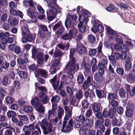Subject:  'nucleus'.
Instances as JSON below:
<instances>
[{
  "instance_id": "obj_1",
  "label": "nucleus",
  "mask_w": 135,
  "mask_h": 135,
  "mask_svg": "<svg viewBox=\"0 0 135 135\" xmlns=\"http://www.w3.org/2000/svg\"><path fill=\"white\" fill-rule=\"evenodd\" d=\"M40 125H41L45 134H47L52 132V125L51 123L47 122L46 119H44L42 120L41 122L38 123L36 125L35 127L36 129L39 132V133L41 134V131L39 128Z\"/></svg>"
},
{
  "instance_id": "obj_2",
  "label": "nucleus",
  "mask_w": 135,
  "mask_h": 135,
  "mask_svg": "<svg viewBox=\"0 0 135 135\" xmlns=\"http://www.w3.org/2000/svg\"><path fill=\"white\" fill-rule=\"evenodd\" d=\"M75 51V50L74 49H70V60L68 64L66 66L65 69L67 70L68 74L70 73L73 70L72 67L75 64V60L73 57V54Z\"/></svg>"
},
{
  "instance_id": "obj_3",
  "label": "nucleus",
  "mask_w": 135,
  "mask_h": 135,
  "mask_svg": "<svg viewBox=\"0 0 135 135\" xmlns=\"http://www.w3.org/2000/svg\"><path fill=\"white\" fill-rule=\"evenodd\" d=\"M68 120L67 118L66 117L64 118V121L63 122L62 127L61 131L62 132H69L72 129L71 127L73 126V120L71 119L68 122V124L66 126Z\"/></svg>"
},
{
  "instance_id": "obj_4",
  "label": "nucleus",
  "mask_w": 135,
  "mask_h": 135,
  "mask_svg": "<svg viewBox=\"0 0 135 135\" xmlns=\"http://www.w3.org/2000/svg\"><path fill=\"white\" fill-rule=\"evenodd\" d=\"M35 12V11L33 8H29L28 9L27 13L31 18V21L30 22H36L37 21V18L34 15Z\"/></svg>"
},
{
  "instance_id": "obj_5",
  "label": "nucleus",
  "mask_w": 135,
  "mask_h": 135,
  "mask_svg": "<svg viewBox=\"0 0 135 135\" xmlns=\"http://www.w3.org/2000/svg\"><path fill=\"white\" fill-rule=\"evenodd\" d=\"M76 46V49L79 53L83 54L86 53V49L82 43H78Z\"/></svg>"
},
{
  "instance_id": "obj_6",
  "label": "nucleus",
  "mask_w": 135,
  "mask_h": 135,
  "mask_svg": "<svg viewBox=\"0 0 135 135\" xmlns=\"http://www.w3.org/2000/svg\"><path fill=\"white\" fill-rule=\"evenodd\" d=\"M36 77L38 78L40 75L46 78L47 75V72L46 71L43 69H39L36 70L35 73Z\"/></svg>"
},
{
  "instance_id": "obj_7",
  "label": "nucleus",
  "mask_w": 135,
  "mask_h": 135,
  "mask_svg": "<svg viewBox=\"0 0 135 135\" xmlns=\"http://www.w3.org/2000/svg\"><path fill=\"white\" fill-rule=\"evenodd\" d=\"M56 78L57 76H55L52 79L50 80L51 83L55 89H57L59 84V81L58 80H57Z\"/></svg>"
},
{
  "instance_id": "obj_8",
  "label": "nucleus",
  "mask_w": 135,
  "mask_h": 135,
  "mask_svg": "<svg viewBox=\"0 0 135 135\" xmlns=\"http://www.w3.org/2000/svg\"><path fill=\"white\" fill-rule=\"evenodd\" d=\"M112 123L114 126H120L122 123V120L120 118L117 119L115 117H114L112 119Z\"/></svg>"
},
{
  "instance_id": "obj_9",
  "label": "nucleus",
  "mask_w": 135,
  "mask_h": 135,
  "mask_svg": "<svg viewBox=\"0 0 135 135\" xmlns=\"http://www.w3.org/2000/svg\"><path fill=\"white\" fill-rule=\"evenodd\" d=\"M96 92L98 97L99 98H105L106 97L105 93L103 90L97 89Z\"/></svg>"
},
{
  "instance_id": "obj_10",
  "label": "nucleus",
  "mask_w": 135,
  "mask_h": 135,
  "mask_svg": "<svg viewBox=\"0 0 135 135\" xmlns=\"http://www.w3.org/2000/svg\"><path fill=\"white\" fill-rule=\"evenodd\" d=\"M21 30L22 36H25L28 34L29 32V31L27 26L25 25L22 26Z\"/></svg>"
},
{
  "instance_id": "obj_11",
  "label": "nucleus",
  "mask_w": 135,
  "mask_h": 135,
  "mask_svg": "<svg viewBox=\"0 0 135 135\" xmlns=\"http://www.w3.org/2000/svg\"><path fill=\"white\" fill-rule=\"evenodd\" d=\"M47 15L55 16L56 13V8H52L51 9H49L46 11Z\"/></svg>"
},
{
  "instance_id": "obj_12",
  "label": "nucleus",
  "mask_w": 135,
  "mask_h": 135,
  "mask_svg": "<svg viewBox=\"0 0 135 135\" xmlns=\"http://www.w3.org/2000/svg\"><path fill=\"white\" fill-rule=\"evenodd\" d=\"M31 103L32 105L37 107H38V106L40 104L39 100L37 97H35L33 98L31 101Z\"/></svg>"
},
{
  "instance_id": "obj_13",
  "label": "nucleus",
  "mask_w": 135,
  "mask_h": 135,
  "mask_svg": "<svg viewBox=\"0 0 135 135\" xmlns=\"http://www.w3.org/2000/svg\"><path fill=\"white\" fill-rule=\"evenodd\" d=\"M112 35H113L114 36H115L116 37H120L121 38H124L126 40H127V39L128 38L124 34H121L115 31L113 32Z\"/></svg>"
},
{
  "instance_id": "obj_14",
  "label": "nucleus",
  "mask_w": 135,
  "mask_h": 135,
  "mask_svg": "<svg viewBox=\"0 0 135 135\" xmlns=\"http://www.w3.org/2000/svg\"><path fill=\"white\" fill-rule=\"evenodd\" d=\"M8 22L11 26H15L18 24V20L17 18H13L8 20Z\"/></svg>"
},
{
  "instance_id": "obj_15",
  "label": "nucleus",
  "mask_w": 135,
  "mask_h": 135,
  "mask_svg": "<svg viewBox=\"0 0 135 135\" xmlns=\"http://www.w3.org/2000/svg\"><path fill=\"white\" fill-rule=\"evenodd\" d=\"M94 120L93 119H87L84 122V124L89 127H91L93 125Z\"/></svg>"
},
{
  "instance_id": "obj_16",
  "label": "nucleus",
  "mask_w": 135,
  "mask_h": 135,
  "mask_svg": "<svg viewBox=\"0 0 135 135\" xmlns=\"http://www.w3.org/2000/svg\"><path fill=\"white\" fill-rule=\"evenodd\" d=\"M71 31H69V33H66L64 35H63L62 37V38L64 40H70L73 38L72 35L71 34Z\"/></svg>"
},
{
  "instance_id": "obj_17",
  "label": "nucleus",
  "mask_w": 135,
  "mask_h": 135,
  "mask_svg": "<svg viewBox=\"0 0 135 135\" xmlns=\"http://www.w3.org/2000/svg\"><path fill=\"white\" fill-rule=\"evenodd\" d=\"M63 54V53L61 50L57 49L54 52V56L55 57L60 58L61 57Z\"/></svg>"
},
{
  "instance_id": "obj_18",
  "label": "nucleus",
  "mask_w": 135,
  "mask_h": 135,
  "mask_svg": "<svg viewBox=\"0 0 135 135\" xmlns=\"http://www.w3.org/2000/svg\"><path fill=\"white\" fill-rule=\"evenodd\" d=\"M17 63L19 65H25L27 64L28 62V60L27 59H25L24 60H23L21 58L18 59L17 60Z\"/></svg>"
},
{
  "instance_id": "obj_19",
  "label": "nucleus",
  "mask_w": 135,
  "mask_h": 135,
  "mask_svg": "<svg viewBox=\"0 0 135 135\" xmlns=\"http://www.w3.org/2000/svg\"><path fill=\"white\" fill-rule=\"evenodd\" d=\"M64 114V110L63 108L60 107L58 108V117L59 119H60Z\"/></svg>"
},
{
  "instance_id": "obj_20",
  "label": "nucleus",
  "mask_w": 135,
  "mask_h": 135,
  "mask_svg": "<svg viewBox=\"0 0 135 135\" xmlns=\"http://www.w3.org/2000/svg\"><path fill=\"white\" fill-rule=\"evenodd\" d=\"M79 21L83 22H85V24H86L88 21V19L87 17H86L84 15H81L79 16Z\"/></svg>"
},
{
  "instance_id": "obj_21",
  "label": "nucleus",
  "mask_w": 135,
  "mask_h": 135,
  "mask_svg": "<svg viewBox=\"0 0 135 135\" xmlns=\"http://www.w3.org/2000/svg\"><path fill=\"white\" fill-rule=\"evenodd\" d=\"M127 80L128 83H131L134 81V78L132 75L129 74L127 76Z\"/></svg>"
},
{
  "instance_id": "obj_22",
  "label": "nucleus",
  "mask_w": 135,
  "mask_h": 135,
  "mask_svg": "<svg viewBox=\"0 0 135 135\" xmlns=\"http://www.w3.org/2000/svg\"><path fill=\"white\" fill-rule=\"evenodd\" d=\"M131 67V64L130 61L127 60L125 61V69L126 70H130Z\"/></svg>"
},
{
  "instance_id": "obj_23",
  "label": "nucleus",
  "mask_w": 135,
  "mask_h": 135,
  "mask_svg": "<svg viewBox=\"0 0 135 135\" xmlns=\"http://www.w3.org/2000/svg\"><path fill=\"white\" fill-rule=\"evenodd\" d=\"M60 99V98L59 96L56 95L52 98L51 101L52 103L58 102L59 101Z\"/></svg>"
},
{
  "instance_id": "obj_24",
  "label": "nucleus",
  "mask_w": 135,
  "mask_h": 135,
  "mask_svg": "<svg viewBox=\"0 0 135 135\" xmlns=\"http://www.w3.org/2000/svg\"><path fill=\"white\" fill-rule=\"evenodd\" d=\"M93 110L96 112H99L100 110L99 105L96 103L93 104L92 105Z\"/></svg>"
},
{
  "instance_id": "obj_25",
  "label": "nucleus",
  "mask_w": 135,
  "mask_h": 135,
  "mask_svg": "<svg viewBox=\"0 0 135 135\" xmlns=\"http://www.w3.org/2000/svg\"><path fill=\"white\" fill-rule=\"evenodd\" d=\"M131 86L128 84H126V88L127 91V93L129 94L130 95L131 97L134 96V95L132 93V92L131 91L130 89Z\"/></svg>"
},
{
  "instance_id": "obj_26",
  "label": "nucleus",
  "mask_w": 135,
  "mask_h": 135,
  "mask_svg": "<svg viewBox=\"0 0 135 135\" xmlns=\"http://www.w3.org/2000/svg\"><path fill=\"white\" fill-rule=\"evenodd\" d=\"M119 94L121 98H123L126 97V91L123 89L121 88L119 90Z\"/></svg>"
},
{
  "instance_id": "obj_27",
  "label": "nucleus",
  "mask_w": 135,
  "mask_h": 135,
  "mask_svg": "<svg viewBox=\"0 0 135 135\" xmlns=\"http://www.w3.org/2000/svg\"><path fill=\"white\" fill-rule=\"evenodd\" d=\"M7 116L9 117H16L17 115L16 113L13 111L10 110L7 113Z\"/></svg>"
},
{
  "instance_id": "obj_28",
  "label": "nucleus",
  "mask_w": 135,
  "mask_h": 135,
  "mask_svg": "<svg viewBox=\"0 0 135 135\" xmlns=\"http://www.w3.org/2000/svg\"><path fill=\"white\" fill-rule=\"evenodd\" d=\"M84 78L83 75L81 73H79L77 78V80L79 83H81L83 82Z\"/></svg>"
},
{
  "instance_id": "obj_29",
  "label": "nucleus",
  "mask_w": 135,
  "mask_h": 135,
  "mask_svg": "<svg viewBox=\"0 0 135 135\" xmlns=\"http://www.w3.org/2000/svg\"><path fill=\"white\" fill-rule=\"evenodd\" d=\"M33 110V108L31 106H26L23 108L24 111L27 113H30Z\"/></svg>"
},
{
  "instance_id": "obj_30",
  "label": "nucleus",
  "mask_w": 135,
  "mask_h": 135,
  "mask_svg": "<svg viewBox=\"0 0 135 135\" xmlns=\"http://www.w3.org/2000/svg\"><path fill=\"white\" fill-rule=\"evenodd\" d=\"M37 58L38 60V62L39 64H42L44 59L43 54L41 53L39 54L38 55Z\"/></svg>"
},
{
  "instance_id": "obj_31",
  "label": "nucleus",
  "mask_w": 135,
  "mask_h": 135,
  "mask_svg": "<svg viewBox=\"0 0 135 135\" xmlns=\"http://www.w3.org/2000/svg\"><path fill=\"white\" fill-rule=\"evenodd\" d=\"M22 130L24 132L25 135H30L31 134V132L28 130L27 126H24Z\"/></svg>"
},
{
  "instance_id": "obj_32",
  "label": "nucleus",
  "mask_w": 135,
  "mask_h": 135,
  "mask_svg": "<svg viewBox=\"0 0 135 135\" xmlns=\"http://www.w3.org/2000/svg\"><path fill=\"white\" fill-rule=\"evenodd\" d=\"M57 46L61 49L64 50L65 48L66 49V50H67V49L69 47V45L68 42V43L65 46H64L61 44H57Z\"/></svg>"
},
{
  "instance_id": "obj_33",
  "label": "nucleus",
  "mask_w": 135,
  "mask_h": 135,
  "mask_svg": "<svg viewBox=\"0 0 135 135\" xmlns=\"http://www.w3.org/2000/svg\"><path fill=\"white\" fill-rule=\"evenodd\" d=\"M75 96L76 98L79 100L81 99L83 96L81 91L79 90L78 92L76 93Z\"/></svg>"
},
{
  "instance_id": "obj_34",
  "label": "nucleus",
  "mask_w": 135,
  "mask_h": 135,
  "mask_svg": "<svg viewBox=\"0 0 135 135\" xmlns=\"http://www.w3.org/2000/svg\"><path fill=\"white\" fill-rule=\"evenodd\" d=\"M57 5L56 1H53L48 4L47 6L49 7L53 8H56Z\"/></svg>"
},
{
  "instance_id": "obj_35",
  "label": "nucleus",
  "mask_w": 135,
  "mask_h": 135,
  "mask_svg": "<svg viewBox=\"0 0 135 135\" xmlns=\"http://www.w3.org/2000/svg\"><path fill=\"white\" fill-rule=\"evenodd\" d=\"M6 103L7 104H12L14 101V99L11 97H6L5 98Z\"/></svg>"
},
{
  "instance_id": "obj_36",
  "label": "nucleus",
  "mask_w": 135,
  "mask_h": 135,
  "mask_svg": "<svg viewBox=\"0 0 135 135\" xmlns=\"http://www.w3.org/2000/svg\"><path fill=\"white\" fill-rule=\"evenodd\" d=\"M107 33L109 35H112L114 30L112 29L110 27L107 26L105 27Z\"/></svg>"
},
{
  "instance_id": "obj_37",
  "label": "nucleus",
  "mask_w": 135,
  "mask_h": 135,
  "mask_svg": "<svg viewBox=\"0 0 135 135\" xmlns=\"http://www.w3.org/2000/svg\"><path fill=\"white\" fill-rule=\"evenodd\" d=\"M18 74L20 77L23 78H25L27 77L26 73L23 71H19Z\"/></svg>"
},
{
  "instance_id": "obj_38",
  "label": "nucleus",
  "mask_w": 135,
  "mask_h": 135,
  "mask_svg": "<svg viewBox=\"0 0 135 135\" xmlns=\"http://www.w3.org/2000/svg\"><path fill=\"white\" fill-rule=\"evenodd\" d=\"M126 114L127 116L129 117H132L133 115V112L130 109L127 110L126 111Z\"/></svg>"
},
{
  "instance_id": "obj_39",
  "label": "nucleus",
  "mask_w": 135,
  "mask_h": 135,
  "mask_svg": "<svg viewBox=\"0 0 135 135\" xmlns=\"http://www.w3.org/2000/svg\"><path fill=\"white\" fill-rule=\"evenodd\" d=\"M88 40L91 42L93 43L95 41V38L93 35L90 34L88 36Z\"/></svg>"
},
{
  "instance_id": "obj_40",
  "label": "nucleus",
  "mask_w": 135,
  "mask_h": 135,
  "mask_svg": "<svg viewBox=\"0 0 135 135\" xmlns=\"http://www.w3.org/2000/svg\"><path fill=\"white\" fill-rule=\"evenodd\" d=\"M103 46L102 43L101 42H100L99 45L98 47V52L99 55H103V54L102 52V49Z\"/></svg>"
},
{
  "instance_id": "obj_41",
  "label": "nucleus",
  "mask_w": 135,
  "mask_h": 135,
  "mask_svg": "<svg viewBox=\"0 0 135 135\" xmlns=\"http://www.w3.org/2000/svg\"><path fill=\"white\" fill-rule=\"evenodd\" d=\"M65 25L66 27L67 28H68L71 26V22L70 20L69 19L67 18L65 20Z\"/></svg>"
},
{
  "instance_id": "obj_42",
  "label": "nucleus",
  "mask_w": 135,
  "mask_h": 135,
  "mask_svg": "<svg viewBox=\"0 0 135 135\" xmlns=\"http://www.w3.org/2000/svg\"><path fill=\"white\" fill-rule=\"evenodd\" d=\"M73 125L75 127L77 128H79L80 126V121L77 119L73 121Z\"/></svg>"
},
{
  "instance_id": "obj_43",
  "label": "nucleus",
  "mask_w": 135,
  "mask_h": 135,
  "mask_svg": "<svg viewBox=\"0 0 135 135\" xmlns=\"http://www.w3.org/2000/svg\"><path fill=\"white\" fill-rule=\"evenodd\" d=\"M84 64V67L85 69V71L87 73L89 72L90 71V65L88 63H83Z\"/></svg>"
},
{
  "instance_id": "obj_44",
  "label": "nucleus",
  "mask_w": 135,
  "mask_h": 135,
  "mask_svg": "<svg viewBox=\"0 0 135 135\" xmlns=\"http://www.w3.org/2000/svg\"><path fill=\"white\" fill-rule=\"evenodd\" d=\"M71 31L70 33L72 35V37L73 36L76 35L77 34L78 30L77 29L75 28H72L70 29L69 31Z\"/></svg>"
},
{
  "instance_id": "obj_45",
  "label": "nucleus",
  "mask_w": 135,
  "mask_h": 135,
  "mask_svg": "<svg viewBox=\"0 0 135 135\" xmlns=\"http://www.w3.org/2000/svg\"><path fill=\"white\" fill-rule=\"evenodd\" d=\"M38 107L37 108V111L38 112L40 113L43 112L45 110V108L41 104H40L38 106Z\"/></svg>"
},
{
  "instance_id": "obj_46",
  "label": "nucleus",
  "mask_w": 135,
  "mask_h": 135,
  "mask_svg": "<svg viewBox=\"0 0 135 135\" xmlns=\"http://www.w3.org/2000/svg\"><path fill=\"white\" fill-rule=\"evenodd\" d=\"M28 42H30L34 40L35 37L32 34H28L27 36Z\"/></svg>"
},
{
  "instance_id": "obj_47",
  "label": "nucleus",
  "mask_w": 135,
  "mask_h": 135,
  "mask_svg": "<svg viewBox=\"0 0 135 135\" xmlns=\"http://www.w3.org/2000/svg\"><path fill=\"white\" fill-rule=\"evenodd\" d=\"M97 52V50L95 49H91L89 51V54L91 56H93L95 55Z\"/></svg>"
},
{
  "instance_id": "obj_48",
  "label": "nucleus",
  "mask_w": 135,
  "mask_h": 135,
  "mask_svg": "<svg viewBox=\"0 0 135 135\" xmlns=\"http://www.w3.org/2000/svg\"><path fill=\"white\" fill-rule=\"evenodd\" d=\"M120 50L123 52H127L128 51V46L127 45H124L121 47Z\"/></svg>"
},
{
  "instance_id": "obj_49",
  "label": "nucleus",
  "mask_w": 135,
  "mask_h": 135,
  "mask_svg": "<svg viewBox=\"0 0 135 135\" xmlns=\"http://www.w3.org/2000/svg\"><path fill=\"white\" fill-rule=\"evenodd\" d=\"M82 105L83 108H86L88 107V103L86 100H83L82 101Z\"/></svg>"
},
{
  "instance_id": "obj_50",
  "label": "nucleus",
  "mask_w": 135,
  "mask_h": 135,
  "mask_svg": "<svg viewBox=\"0 0 135 135\" xmlns=\"http://www.w3.org/2000/svg\"><path fill=\"white\" fill-rule=\"evenodd\" d=\"M115 112L114 109H110L108 112V116L110 118H112L114 115V113Z\"/></svg>"
},
{
  "instance_id": "obj_51",
  "label": "nucleus",
  "mask_w": 135,
  "mask_h": 135,
  "mask_svg": "<svg viewBox=\"0 0 135 135\" xmlns=\"http://www.w3.org/2000/svg\"><path fill=\"white\" fill-rule=\"evenodd\" d=\"M8 17L6 13H4L2 16L1 20V21L4 22L6 21Z\"/></svg>"
},
{
  "instance_id": "obj_52",
  "label": "nucleus",
  "mask_w": 135,
  "mask_h": 135,
  "mask_svg": "<svg viewBox=\"0 0 135 135\" xmlns=\"http://www.w3.org/2000/svg\"><path fill=\"white\" fill-rule=\"evenodd\" d=\"M48 98L46 95H44V97L42 98V102L43 104H46L48 101Z\"/></svg>"
},
{
  "instance_id": "obj_53",
  "label": "nucleus",
  "mask_w": 135,
  "mask_h": 135,
  "mask_svg": "<svg viewBox=\"0 0 135 135\" xmlns=\"http://www.w3.org/2000/svg\"><path fill=\"white\" fill-rule=\"evenodd\" d=\"M18 116L20 120L27 121L28 119L27 117L25 115H18Z\"/></svg>"
},
{
  "instance_id": "obj_54",
  "label": "nucleus",
  "mask_w": 135,
  "mask_h": 135,
  "mask_svg": "<svg viewBox=\"0 0 135 135\" xmlns=\"http://www.w3.org/2000/svg\"><path fill=\"white\" fill-rule=\"evenodd\" d=\"M37 7L38 11L42 13L45 12V11L41 6L38 4L37 5Z\"/></svg>"
},
{
  "instance_id": "obj_55",
  "label": "nucleus",
  "mask_w": 135,
  "mask_h": 135,
  "mask_svg": "<svg viewBox=\"0 0 135 135\" xmlns=\"http://www.w3.org/2000/svg\"><path fill=\"white\" fill-rule=\"evenodd\" d=\"M103 122V120L102 121L99 120H97L96 121L95 123V126L96 128H98L99 126L103 124L102 123Z\"/></svg>"
},
{
  "instance_id": "obj_56",
  "label": "nucleus",
  "mask_w": 135,
  "mask_h": 135,
  "mask_svg": "<svg viewBox=\"0 0 135 135\" xmlns=\"http://www.w3.org/2000/svg\"><path fill=\"white\" fill-rule=\"evenodd\" d=\"M116 71L118 74L120 75H122L123 74L124 70L122 68H118L117 69Z\"/></svg>"
},
{
  "instance_id": "obj_57",
  "label": "nucleus",
  "mask_w": 135,
  "mask_h": 135,
  "mask_svg": "<svg viewBox=\"0 0 135 135\" xmlns=\"http://www.w3.org/2000/svg\"><path fill=\"white\" fill-rule=\"evenodd\" d=\"M48 114L49 115H48L47 119H49L50 118V116L52 114H53L54 115H56V113L55 112V111H54L52 110H50L48 112Z\"/></svg>"
},
{
  "instance_id": "obj_58",
  "label": "nucleus",
  "mask_w": 135,
  "mask_h": 135,
  "mask_svg": "<svg viewBox=\"0 0 135 135\" xmlns=\"http://www.w3.org/2000/svg\"><path fill=\"white\" fill-rule=\"evenodd\" d=\"M117 97V95L115 94L112 93L111 94L109 93V95H108V97L110 99H114L116 98Z\"/></svg>"
},
{
  "instance_id": "obj_59",
  "label": "nucleus",
  "mask_w": 135,
  "mask_h": 135,
  "mask_svg": "<svg viewBox=\"0 0 135 135\" xmlns=\"http://www.w3.org/2000/svg\"><path fill=\"white\" fill-rule=\"evenodd\" d=\"M38 27L39 28L42 30L44 31H47L48 29L46 26L42 25H38Z\"/></svg>"
},
{
  "instance_id": "obj_60",
  "label": "nucleus",
  "mask_w": 135,
  "mask_h": 135,
  "mask_svg": "<svg viewBox=\"0 0 135 135\" xmlns=\"http://www.w3.org/2000/svg\"><path fill=\"white\" fill-rule=\"evenodd\" d=\"M119 129L118 127H115L113 129V132L115 134H117V135H121L120 133L118 132Z\"/></svg>"
},
{
  "instance_id": "obj_61",
  "label": "nucleus",
  "mask_w": 135,
  "mask_h": 135,
  "mask_svg": "<svg viewBox=\"0 0 135 135\" xmlns=\"http://www.w3.org/2000/svg\"><path fill=\"white\" fill-rule=\"evenodd\" d=\"M123 38H120L119 37H116L115 38V40L116 42L119 44H123V41L122 40V39Z\"/></svg>"
},
{
  "instance_id": "obj_62",
  "label": "nucleus",
  "mask_w": 135,
  "mask_h": 135,
  "mask_svg": "<svg viewBox=\"0 0 135 135\" xmlns=\"http://www.w3.org/2000/svg\"><path fill=\"white\" fill-rule=\"evenodd\" d=\"M8 78L7 76H4L2 81V83L4 85H6L8 83Z\"/></svg>"
},
{
  "instance_id": "obj_63",
  "label": "nucleus",
  "mask_w": 135,
  "mask_h": 135,
  "mask_svg": "<svg viewBox=\"0 0 135 135\" xmlns=\"http://www.w3.org/2000/svg\"><path fill=\"white\" fill-rule=\"evenodd\" d=\"M114 6L112 4H110L109 6L106 8V9L108 11H111L114 9Z\"/></svg>"
},
{
  "instance_id": "obj_64",
  "label": "nucleus",
  "mask_w": 135,
  "mask_h": 135,
  "mask_svg": "<svg viewBox=\"0 0 135 135\" xmlns=\"http://www.w3.org/2000/svg\"><path fill=\"white\" fill-rule=\"evenodd\" d=\"M61 24V22L60 21L59 22L56 24L53 27V30L54 31H55L57 29L60 27Z\"/></svg>"
}]
</instances>
